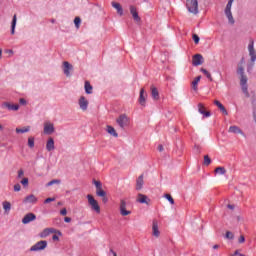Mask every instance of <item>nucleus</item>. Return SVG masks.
I'll return each instance as SVG.
<instances>
[{"label": "nucleus", "instance_id": "nucleus-10", "mask_svg": "<svg viewBox=\"0 0 256 256\" xmlns=\"http://www.w3.org/2000/svg\"><path fill=\"white\" fill-rule=\"evenodd\" d=\"M78 105L81 111H87V109H89V100H87L85 96H81L78 100Z\"/></svg>", "mask_w": 256, "mask_h": 256}, {"label": "nucleus", "instance_id": "nucleus-12", "mask_svg": "<svg viewBox=\"0 0 256 256\" xmlns=\"http://www.w3.org/2000/svg\"><path fill=\"white\" fill-rule=\"evenodd\" d=\"M44 133L45 135H52V133H55V126L51 122H46L44 124Z\"/></svg>", "mask_w": 256, "mask_h": 256}, {"label": "nucleus", "instance_id": "nucleus-17", "mask_svg": "<svg viewBox=\"0 0 256 256\" xmlns=\"http://www.w3.org/2000/svg\"><path fill=\"white\" fill-rule=\"evenodd\" d=\"M37 201H38L37 197L33 194H30L24 198L23 203H30L31 205H35Z\"/></svg>", "mask_w": 256, "mask_h": 256}, {"label": "nucleus", "instance_id": "nucleus-9", "mask_svg": "<svg viewBox=\"0 0 256 256\" xmlns=\"http://www.w3.org/2000/svg\"><path fill=\"white\" fill-rule=\"evenodd\" d=\"M47 248V241L41 240L30 248V251H43Z\"/></svg>", "mask_w": 256, "mask_h": 256}, {"label": "nucleus", "instance_id": "nucleus-60", "mask_svg": "<svg viewBox=\"0 0 256 256\" xmlns=\"http://www.w3.org/2000/svg\"><path fill=\"white\" fill-rule=\"evenodd\" d=\"M213 249H219V245H217V244L214 245V246H213Z\"/></svg>", "mask_w": 256, "mask_h": 256}, {"label": "nucleus", "instance_id": "nucleus-33", "mask_svg": "<svg viewBox=\"0 0 256 256\" xmlns=\"http://www.w3.org/2000/svg\"><path fill=\"white\" fill-rule=\"evenodd\" d=\"M215 173H218V175H225V173H227V170L225 169V167H217L215 169Z\"/></svg>", "mask_w": 256, "mask_h": 256}, {"label": "nucleus", "instance_id": "nucleus-53", "mask_svg": "<svg viewBox=\"0 0 256 256\" xmlns=\"http://www.w3.org/2000/svg\"><path fill=\"white\" fill-rule=\"evenodd\" d=\"M53 201H55V198H47V199L44 201V203L47 204V203H51V202H53Z\"/></svg>", "mask_w": 256, "mask_h": 256}, {"label": "nucleus", "instance_id": "nucleus-29", "mask_svg": "<svg viewBox=\"0 0 256 256\" xmlns=\"http://www.w3.org/2000/svg\"><path fill=\"white\" fill-rule=\"evenodd\" d=\"M151 95L155 101L159 99V90L155 86H151Z\"/></svg>", "mask_w": 256, "mask_h": 256}, {"label": "nucleus", "instance_id": "nucleus-24", "mask_svg": "<svg viewBox=\"0 0 256 256\" xmlns=\"http://www.w3.org/2000/svg\"><path fill=\"white\" fill-rule=\"evenodd\" d=\"M144 183L145 182L143 181V175H140L136 180V190L141 191V189H143Z\"/></svg>", "mask_w": 256, "mask_h": 256}, {"label": "nucleus", "instance_id": "nucleus-50", "mask_svg": "<svg viewBox=\"0 0 256 256\" xmlns=\"http://www.w3.org/2000/svg\"><path fill=\"white\" fill-rule=\"evenodd\" d=\"M238 243H240V244L245 243V236L240 235V237L238 238Z\"/></svg>", "mask_w": 256, "mask_h": 256}, {"label": "nucleus", "instance_id": "nucleus-15", "mask_svg": "<svg viewBox=\"0 0 256 256\" xmlns=\"http://www.w3.org/2000/svg\"><path fill=\"white\" fill-rule=\"evenodd\" d=\"M35 219H37V216L35 214L28 213L23 217L22 223L23 225H28V223H31V221H35Z\"/></svg>", "mask_w": 256, "mask_h": 256}, {"label": "nucleus", "instance_id": "nucleus-11", "mask_svg": "<svg viewBox=\"0 0 256 256\" xmlns=\"http://www.w3.org/2000/svg\"><path fill=\"white\" fill-rule=\"evenodd\" d=\"M2 109H7L8 111H19V104L4 102L2 103Z\"/></svg>", "mask_w": 256, "mask_h": 256}, {"label": "nucleus", "instance_id": "nucleus-51", "mask_svg": "<svg viewBox=\"0 0 256 256\" xmlns=\"http://www.w3.org/2000/svg\"><path fill=\"white\" fill-rule=\"evenodd\" d=\"M220 111L224 114V115H228L227 109H225V106H222L221 108H219Z\"/></svg>", "mask_w": 256, "mask_h": 256}, {"label": "nucleus", "instance_id": "nucleus-4", "mask_svg": "<svg viewBox=\"0 0 256 256\" xmlns=\"http://www.w3.org/2000/svg\"><path fill=\"white\" fill-rule=\"evenodd\" d=\"M186 7L189 13H193V15L199 13V2L197 0H186Z\"/></svg>", "mask_w": 256, "mask_h": 256}, {"label": "nucleus", "instance_id": "nucleus-39", "mask_svg": "<svg viewBox=\"0 0 256 256\" xmlns=\"http://www.w3.org/2000/svg\"><path fill=\"white\" fill-rule=\"evenodd\" d=\"M204 165H206V167H209V165H211V158H209V155L204 156Z\"/></svg>", "mask_w": 256, "mask_h": 256}, {"label": "nucleus", "instance_id": "nucleus-43", "mask_svg": "<svg viewBox=\"0 0 256 256\" xmlns=\"http://www.w3.org/2000/svg\"><path fill=\"white\" fill-rule=\"evenodd\" d=\"M225 237H226V239L231 240V239L235 238V235H233L231 231H227Z\"/></svg>", "mask_w": 256, "mask_h": 256}, {"label": "nucleus", "instance_id": "nucleus-1", "mask_svg": "<svg viewBox=\"0 0 256 256\" xmlns=\"http://www.w3.org/2000/svg\"><path fill=\"white\" fill-rule=\"evenodd\" d=\"M237 73H238V75L241 76V78H240L241 89H242L245 97H249V90H248V86H247V76H245V69L243 68V66L238 67Z\"/></svg>", "mask_w": 256, "mask_h": 256}, {"label": "nucleus", "instance_id": "nucleus-25", "mask_svg": "<svg viewBox=\"0 0 256 256\" xmlns=\"http://www.w3.org/2000/svg\"><path fill=\"white\" fill-rule=\"evenodd\" d=\"M3 210L6 215H9L11 213V202L4 201L2 202Z\"/></svg>", "mask_w": 256, "mask_h": 256}, {"label": "nucleus", "instance_id": "nucleus-38", "mask_svg": "<svg viewBox=\"0 0 256 256\" xmlns=\"http://www.w3.org/2000/svg\"><path fill=\"white\" fill-rule=\"evenodd\" d=\"M74 24H75L76 29H79V27H81V18L75 17Z\"/></svg>", "mask_w": 256, "mask_h": 256}, {"label": "nucleus", "instance_id": "nucleus-44", "mask_svg": "<svg viewBox=\"0 0 256 256\" xmlns=\"http://www.w3.org/2000/svg\"><path fill=\"white\" fill-rule=\"evenodd\" d=\"M254 65H255V62H251L250 64H248V66H247L248 73H251V71H253Z\"/></svg>", "mask_w": 256, "mask_h": 256}, {"label": "nucleus", "instance_id": "nucleus-54", "mask_svg": "<svg viewBox=\"0 0 256 256\" xmlns=\"http://www.w3.org/2000/svg\"><path fill=\"white\" fill-rule=\"evenodd\" d=\"M60 214H61V215H64V216L67 215V209H65V208L62 209V210L60 211Z\"/></svg>", "mask_w": 256, "mask_h": 256}, {"label": "nucleus", "instance_id": "nucleus-36", "mask_svg": "<svg viewBox=\"0 0 256 256\" xmlns=\"http://www.w3.org/2000/svg\"><path fill=\"white\" fill-rule=\"evenodd\" d=\"M165 199H167V201H169V203L171 205H175V200L173 199V197L171 196V194H165L164 195Z\"/></svg>", "mask_w": 256, "mask_h": 256}, {"label": "nucleus", "instance_id": "nucleus-47", "mask_svg": "<svg viewBox=\"0 0 256 256\" xmlns=\"http://www.w3.org/2000/svg\"><path fill=\"white\" fill-rule=\"evenodd\" d=\"M214 105H216V107H218V109H221V107H223L222 103L219 102V100H215Z\"/></svg>", "mask_w": 256, "mask_h": 256}, {"label": "nucleus", "instance_id": "nucleus-57", "mask_svg": "<svg viewBox=\"0 0 256 256\" xmlns=\"http://www.w3.org/2000/svg\"><path fill=\"white\" fill-rule=\"evenodd\" d=\"M52 239H53V241H59V236L53 235V236H52Z\"/></svg>", "mask_w": 256, "mask_h": 256}, {"label": "nucleus", "instance_id": "nucleus-7", "mask_svg": "<svg viewBox=\"0 0 256 256\" xmlns=\"http://www.w3.org/2000/svg\"><path fill=\"white\" fill-rule=\"evenodd\" d=\"M119 211L122 217H127L128 215H131V210H127V201L123 199L120 200Z\"/></svg>", "mask_w": 256, "mask_h": 256}, {"label": "nucleus", "instance_id": "nucleus-18", "mask_svg": "<svg viewBox=\"0 0 256 256\" xmlns=\"http://www.w3.org/2000/svg\"><path fill=\"white\" fill-rule=\"evenodd\" d=\"M198 112L203 115V117H211V112L205 111V106L201 103L198 104Z\"/></svg>", "mask_w": 256, "mask_h": 256}, {"label": "nucleus", "instance_id": "nucleus-22", "mask_svg": "<svg viewBox=\"0 0 256 256\" xmlns=\"http://www.w3.org/2000/svg\"><path fill=\"white\" fill-rule=\"evenodd\" d=\"M140 105H142V107H145V103L147 101V99L145 98V89H141L140 90V96H139V99H138Z\"/></svg>", "mask_w": 256, "mask_h": 256}, {"label": "nucleus", "instance_id": "nucleus-28", "mask_svg": "<svg viewBox=\"0 0 256 256\" xmlns=\"http://www.w3.org/2000/svg\"><path fill=\"white\" fill-rule=\"evenodd\" d=\"M84 89L87 95H91L93 93V86H91V83H89V81L85 82Z\"/></svg>", "mask_w": 256, "mask_h": 256}, {"label": "nucleus", "instance_id": "nucleus-40", "mask_svg": "<svg viewBox=\"0 0 256 256\" xmlns=\"http://www.w3.org/2000/svg\"><path fill=\"white\" fill-rule=\"evenodd\" d=\"M200 71L207 77V79H211V73H209V71H207V69L201 68Z\"/></svg>", "mask_w": 256, "mask_h": 256}, {"label": "nucleus", "instance_id": "nucleus-19", "mask_svg": "<svg viewBox=\"0 0 256 256\" xmlns=\"http://www.w3.org/2000/svg\"><path fill=\"white\" fill-rule=\"evenodd\" d=\"M137 201H138V203L149 205V201H151V200L149 199V197H147V195L138 194Z\"/></svg>", "mask_w": 256, "mask_h": 256}, {"label": "nucleus", "instance_id": "nucleus-42", "mask_svg": "<svg viewBox=\"0 0 256 256\" xmlns=\"http://www.w3.org/2000/svg\"><path fill=\"white\" fill-rule=\"evenodd\" d=\"M192 39H193L195 45H199V41H200L199 35L193 34Z\"/></svg>", "mask_w": 256, "mask_h": 256}, {"label": "nucleus", "instance_id": "nucleus-35", "mask_svg": "<svg viewBox=\"0 0 256 256\" xmlns=\"http://www.w3.org/2000/svg\"><path fill=\"white\" fill-rule=\"evenodd\" d=\"M28 147H30V149H33V147H35V138L33 137L28 138Z\"/></svg>", "mask_w": 256, "mask_h": 256}, {"label": "nucleus", "instance_id": "nucleus-2", "mask_svg": "<svg viewBox=\"0 0 256 256\" xmlns=\"http://www.w3.org/2000/svg\"><path fill=\"white\" fill-rule=\"evenodd\" d=\"M234 0H229L225 9H224V15L228 19L229 25H235V18L233 17V12L231 11L233 7Z\"/></svg>", "mask_w": 256, "mask_h": 256}, {"label": "nucleus", "instance_id": "nucleus-13", "mask_svg": "<svg viewBox=\"0 0 256 256\" xmlns=\"http://www.w3.org/2000/svg\"><path fill=\"white\" fill-rule=\"evenodd\" d=\"M192 65L194 67H199V65H203V55L195 54L192 59Z\"/></svg>", "mask_w": 256, "mask_h": 256}, {"label": "nucleus", "instance_id": "nucleus-30", "mask_svg": "<svg viewBox=\"0 0 256 256\" xmlns=\"http://www.w3.org/2000/svg\"><path fill=\"white\" fill-rule=\"evenodd\" d=\"M107 133H109V135H112V137H119V134H117V131L115 130V128L113 126H107L106 128Z\"/></svg>", "mask_w": 256, "mask_h": 256}, {"label": "nucleus", "instance_id": "nucleus-45", "mask_svg": "<svg viewBox=\"0 0 256 256\" xmlns=\"http://www.w3.org/2000/svg\"><path fill=\"white\" fill-rule=\"evenodd\" d=\"M23 175H25V171L23 169L18 170L17 179H23Z\"/></svg>", "mask_w": 256, "mask_h": 256}, {"label": "nucleus", "instance_id": "nucleus-20", "mask_svg": "<svg viewBox=\"0 0 256 256\" xmlns=\"http://www.w3.org/2000/svg\"><path fill=\"white\" fill-rule=\"evenodd\" d=\"M51 233H55V229L54 228H45L41 233H40V237L42 239H45V237H49V235H51Z\"/></svg>", "mask_w": 256, "mask_h": 256}, {"label": "nucleus", "instance_id": "nucleus-63", "mask_svg": "<svg viewBox=\"0 0 256 256\" xmlns=\"http://www.w3.org/2000/svg\"><path fill=\"white\" fill-rule=\"evenodd\" d=\"M0 131H3V125L0 124Z\"/></svg>", "mask_w": 256, "mask_h": 256}, {"label": "nucleus", "instance_id": "nucleus-48", "mask_svg": "<svg viewBox=\"0 0 256 256\" xmlns=\"http://www.w3.org/2000/svg\"><path fill=\"white\" fill-rule=\"evenodd\" d=\"M214 105H216V107H218V109H221V107H223L222 103L219 102V100H215Z\"/></svg>", "mask_w": 256, "mask_h": 256}, {"label": "nucleus", "instance_id": "nucleus-27", "mask_svg": "<svg viewBox=\"0 0 256 256\" xmlns=\"http://www.w3.org/2000/svg\"><path fill=\"white\" fill-rule=\"evenodd\" d=\"M152 233H153L154 237H159V235H160L159 224H157V221L153 222Z\"/></svg>", "mask_w": 256, "mask_h": 256}, {"label": "nucleus", "instance_id": "nucleus-61", "mask_svg": "<svg viewBox=\"0 0 256 256\" xmlns=\"http://www.w3.org/2000/svg\"><path fill=\"white\" fill-rule=\"evenodd\" d=\"M3 55V50L0 49V58L2 57Z\"/></svg>", "mask_w": 256, "mask_h": 256}, {"label": "nucleus", "instance_id": "nucleus-32", "mask_svg": "<svg viewBox=\"0 0 256 256\" xmlns=\"http://www.w3.org/2000/svg\"><path fill=\"white\" fill-rule=\"evenodd\" d=\"M199 81H201V76L196 77L192 82V89L197 91V85H199Z\"/></svg>", "mask_w": 256, "mask_h": 256}, {"label": "nucleus", "instance_id": "nucleus-37", "mask_svg": "<svg viewBox=\"0 0 256 256\" xmlns=\"http://www.w3.org/2000/svg\"><path fill=\"white\" fill-rule=\"evenodd\" d=\"M60 183H61V180L54 179V180L47 183V187H51V185H59Z\"/></svg>", "mask_w": 256, "mask_h": 256}, {"label": "nucleus", "instance_id": "nucleus-58", "mask_svg": "<svg viewBox=\"0 0 256 256\" xmlns=\"http://www.w3.org/2000/svg\"><path fill=\"white\" fill-rule=\"evenodd\" d=\"M228 209H235V207L233 205L229 204Z\"/></svg>", "mask_w": 256, "mask_h": 256}, {"label": "nucleus", "instance_id": "nucleus-31", "mask_svg": "<svg viewBox=\"0 0 256 256\" xmlns=\"http://www.w3.org/2000/svg\"><path fill=\"white\" fill-rule=\"evenodd\" d=\"M15 27H17V14L13 16L11 23V35H15Z\"/></svg>", "mask_w": 256, "mask_h": 256}, {"label": "nucleus", "instance_id": "nucleus-21", "mask_svg": "<svg viewBox=\"0 0 256 256\" xmlns=\"http://www.w3.org/2000/svg\"><path fill=\"white\" fill-rule=\"evenodd\" d=\"M46 150L49 152L55 151V140H53V138L48 139L46 143Z\"/></svg>", "mask_w": 256, "mask_h": 256}, {"label": "nucleus", "instance_id": "nucleus-23", "mask_svg": "<svg viewBox=\"0 0 256 256\" xmlns=\"http://www.w3.org/2000/svg\"><path fill=\"white\" fill-rule=\"evenodd\" d=\"M229 133H234L235 135H243V131L239 126H230L229 127Z\"/></svg>", "mask_w": 256, "mask_h": 256}, {"label": "nucleus", "instance_id": "nucleus-14", "mask_svg": "<svg viewBox=\"0 0 256 256\" xmlns=\"http://www.w3.org/2000/svg\"><path fill=\"white\" fill-rule=\"evenodd\" d=\"M63 72L66 77H69L71 75V71H73V65L69 63L68 61L63 62Z\"/></svg>", "mask_w": 256, "mask_h": 256}, {"label": "nucleus", "instance_id": "nucleus-52", "mask_svg": "<svg viewBox=\"0 0 256 256\" xmlns=\"http://www.w3.org/2000/svg\"><path fill=\"white\" fill-rule=\"evenodd\" d=\"M19 103H20V105H27V100H25V98H21L19 100Z\"/></svg>", "mask_w": 256, "mask_h": 256}, {"label": "nucleus", "instance_id": "nucleus-56", "mask_svg": "<svg viewBox=\"0 0 256 256\" xmlns=\"http://www.w3.org/2000/svg\"><path fill=\"white\" fill-rule=\"evenodd\" d=\"M64 221H65V223H71V218L65 217V218H64Z\"/></svg>", "mask_w": 256, "mask_h": 256}, {"label": "nucleus", "instance_id": "nucleus-49", "mask_svg": "<svg viewBox=\"0 0 256 256\" xmlns=\"http://www.w3.org/2000/svg\"><path fill=\"white\" fill-rule=\"evenodd\" d=\"M214 105H216V107H218V109H221V107H223L222 103L219 102V100H215Z\"/></svg>", "mask_w": 256, "mask_h": 256}, {"label": "nucleus", "instance_id": "nucleus-5", "mask_svg": "<svg viewBox=\"0 0 256 256\" xmlns=\"http://www.w3.org/2000/svg\"><path fill=\"white\" fill-rule=\"evenodd\" d=\"M248 53H249L251 63H255V61H256V50H255V41H253V40L249 41Z\"/></svg>", "mask_w": 256, "mask_h": 256}, {"label": "nucleus", "instance_id": "nucleus-6", "mask_svg": "<svg viewBox=\"0 0 256 256\" xmlns=\"http://www.w3.org/2000/svg\"><path fill=\"white\" fill-rule=\"evenodd\" d=\"M116 123L121 129H125V127H129V117H127L125 114H122L116 119Z\"/></svg>", "mask_w": 256, "mask_h": 256}, {"label": "nucleus", "instance_id": "nucleus-3", "mask_svg": "<svg viewBox=\"0 0 256 256\" xmlns=\"http://www.w3.org/2000/svg\"><path fill=\"white\" fill-rule=\"evenodd\" d=\"M88 199V205H90L91 211H94V213H101V206H99V202L93 197V195L88 194L87 195Z\"/></svg>", "mask_w": 256, "mask_h": 256}, {"label": "nucleus", "instance_id": "nucleus-59", "mask_svg": "<svg viewBox=\"0 0 256 256\" xmlns=\"http://www.w3.org/2000/svg\"><path fill=\"white\" fill-rule=\"evenodd\" d=\"M108 199L106 198V196L103 197V202L107 203Z\"/></svg>", "mask_w": 256, "mask_h": 256}, {"label": "nucleus", "instance_id": "nucleus-16", "mask_svg": "<svg viewBox=\"0 0 256 256\" xmlns=\"http://www.w3.org/2000/svg\"><path fill=\"white\" fill-rule=\"evenodd\" d=\"M130 13H131L134 21H136V23L141 22V17H139V13L137 12V8H135V6H130Z\"/></svg>", "mask_w": 256, "mask_h": 256}, {"label": "nucleus", "instance_id": "nucleus-34", "mask_svg": "<svg viewBox=\"0 0 256 256\" xmlns=\"http://www.w3.org/2000/svg\"><path fill=\"white\" fill-rule=\"evenodd\" d=\"M31 127H25V128H16V133H29Z\"/></svg>", "mask_w": 256, "mask_h": 256}, {"label": "nucleus", "instance_id": "nucleus-46", "mask_svg": "<svg viewBox=\"0 0 256 256\" xmlns=\"http://www.w3.org/2000/svg\"><path fill=\"white\" fill-rule=\"evenodd\" d=\"M14 191H15V193H19V191H21V184H15L14 185Z\"/></svg>", "mask_w": 256, "mask_h": 256}, {"label": "nucleus", "instance_id": "nucleus-26", "mask_svg": "<svg viewBox=\"0 0 256 256\" xmlns=\"http://www.w3.org/2000/svg\"><path fill=\"white\" fill-rule=\"evenodd\" d=\"M112 7L116 9L118 15L123 16V7L118 2H112Z\"/></svg>", "mask_w": 256, "mask_h": 256}, {"label": "nucleus", "instance_id": "nucleus-62", "mask_svg": "<svg viewBox=\"0 0 256 256\" xmlns=\"http://www.w3.org/2000/svg\"><path fill=\"white\" fill-rule=\"evenodd\" d=\"M111 252L113 253V256H117L116 252H113V250H111Z\"/></svg>", "mask_w": 256, "mask_h": 256}, {"label": "nucleus", "instance_id": "nucleus-41", "mask_svg": "<svg viewBox=\"0 0 256 256\" xmlns=\"http://www.w3.org/2000/svg\"><path fill=\"white\" fill-rule=\"evenodd\" d=\"M20 183L23 185V187H29V178H22Z\"/></svg>", "mask_w": 256, "mask_h": 256}, {"label": "nucleus", "instance_id": "nucleus-55", "mask_svg": "<svg viewBox=\"0 0 256 256\" xmlns=\"http://www.w3.org/2000/svg\"><path fill=\"white\" fill-rule=\"evenodd\" d=\"M158 151H160V152H162V151H164V147H163V145H158Z\"/></svg>", "mask_w": 256, "mask_h": 256}, {"label": "nucleus", "instance_id": "nucleus-8", "mask_svg": "<svg viewBox=\"0 0 256 256\" xmlns=\"http://www.w3.org/2000/svg\"><path fill=\"white\" fill-rule=\"evenodd\" d=\"M94 185L96 187V195L98 197H106L107 193L103 190V184L100 181H94Z\"/></svg>", "mask_w": 256, "mask_h": 256}]
</instances>
